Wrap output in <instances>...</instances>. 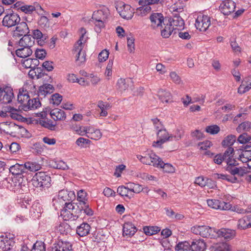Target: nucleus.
Wrapping results in <instances>:
<instances>
[{
	"mask_svg": "<svg viewBox=\"0 0 251 251\" xmlns=\"http://www.w3.org/2000/svg\"><path fill=\"white\" fill-rule=\"evenodd\" d=\"M191 231L203 238H217L216 229L206 226H196L191 227Z\"/></svg>",
	"mask_w": 251,
	"mask_h": 251,
	"instance_id": "nucleus-1",
	"label": "nucleus"
},
{
	"mask_svg": "<svg viewBox=\"0 0 251 251\" xmlns=\"http://www.w3.org/2000/svg\"><path fill=\"white\" fill-rule=\"evenodd\" d=\"M50 177L43 172L36 173L31 179L33 185L37 188H48L50 185Z\"/></svg>",
	"mask_w": 251,
	"mask_h": 251,
	"instance_id": "nucleus-2",
	"label": "nucleus"
},
{
	"mask_svg": "<svg viewBox=\"0 0 251 251\" xmlns=\"http://www.w3.org/2000/svg\"><path fill=\"white\" fill-rule=\"evenodd\" d=\"M210 25V18L207 15L200 14L196 19L195 27L201 31H206Z\"/></svg>",
	"mask_w": 251,
	"mask_h": 251,
	"instance_id": "nucleus-3",
	"label": "nucleus"
},
{
	"mask_svg": "<svg viewBox=\"0 0 251 251\" xmlns=\"http://www.w3.org/2000/svg\"><path fill=\"white\" fill-rule=\"evenodd\" d=\"M116 8L117 12L123 18L129 20L132 18L134 10L129 5L120 2L116 5Z\"/></svg>",
	"mask_w": 251,
	"mask_h": 251,
	"instance_id": "nucleus-4",
	"label": "nucleus"
},
{
	"mask_svg": "<svg viewBox=\"0 0 251 251\" xmlns=\"http://www.w3.org/2000/svg\"><path fill=\"white\" fill-rule=\"evenodd\" d=\"M158 140L154 142L153 146L159 147L168 141H173V135H169L168 132L165 129H159L157 132Z\"/></svg>",
	"mask_w": 251,
	"mask_h": 251,
	"instance_id": "nucleus-5",
	"label": "nucleus"
},
{
	"mask_svg": "<svg viewBox=\"0 0 251 251\" xmlns=\"http://www.w3.org/2000/svg\"><path fill=\"white\" fill-rule=\"evenodd\" d=\"M207 203L209 207L215 209L226 210L232 208L231 205L229 202L216 199L207 200Z\"/></svg>",
	"mask_w": 251,
	"mask_h": 251,
	"instance_id": "nucleus-6",
	"label": "nucleus"
},
{
	"mask_svg": "<svg viewBox=\"0 0 251 251\" xmlns=\"http://www.w3.org/2000/svg\"><path fill=\"white\" fill-rule=\"evenodd\" d=\"M20 17L17 13H12L5 15L2 20L3 25L11 27L17 25L20 21Z\"/></svg>",
	"mask_w": 251,
	"mask_h": 251,
	"instance_id": "nucleus-7",
	"label": "nucleus"
},
{
	"mask_svg": "<svg viewBox=\"0 0 251 251\" xmlns=\"http://www.w3.org/2000/svg\"><path fill=\"white\" fill-rule=\"evenodd\" d=\"M0 249L2 251H15V242L7 236L0 237Z\"/></svg>",
	"mask_w": 251,
	"mask_h": 251,
	"instance_id": "nucleus-8",
	"label": "nucleus"
},
{
	"mask_svg": "<svg viewBox=\"0 0 251 251\" xmlns=\"http://www.w3.org/2000/svg\"><path fill=\"white\" fill-rule=\"evenodd\" d=\"M169 24L173 27L175 30H180L184 28V21L179 15V14L174 13V16L169 20Z\"/></svg>",
	"mask_w": 251,
	"mask_h": 251,
	"instance_id": "nucleus-9",
	"label": "nucleus"
},
{
	"mask_svg": "<svg viewBox=\"0 0 251 251\" xmlns=\"http://www.w3.org/2000/svg\"><path fill=\"white\" fill-rule=\"evenodd\" d=\"M1 94V102L4 103H10L14 97L13 89L8 86L2 87Z\"/></svg>",
	"mask_w": 251,
	"mask_h": 251,
	"instance_id": "nucleus-10",
	"label": "nucleus"
},
{
	"mask_svg": "<svg viewBox=\"0 0 251 251\" xmlns=\"http://www.w3.org/2000/svg\"><path fill=\"white\" fill-rule=\"evenodd\" d=\"M235 7V2L231 0L223 1L219 7L221 12L225 15H228L234 12Z\"/></svg>",
	"mask_w": 251,
	"mask_h": 251,
	"instance_id": "nucleus-11",
	"label": "nucleus"
},
{
	"mask_svg": "<svg viewBox=\"0 0 251 251\" xmlns=\"http://www.w3.org/2000/svg\"><path fill=\"white\" fill-rule=\"evenodd\" d=\"M151 26L153 28H162V24L164 21V17L162 14L155 13L150 16Z\"/></svg>",
	"mask_w": 251,
	"mask_h": 251,
	"instance_id": "nucleus-12",
	"label": "nucleus"
},
{
	"mask_svg": "<svg viewBox=\"0 0 251 251\" xmlns=\"http://www.w3.org/2000/svg\"><path fill=\"white\" fill-rule=\"evenodd\" d=\"M29 32V30L27 24L24 22H19L17 24L16 29L13 31V36L20 37L27 34Z\"/></svg>",
	"mask_w": 251,
	"mask_h": 251,
	"instance_id": "nucleus-13",
	"label": "nucleus"
},
{
	"mask_svg": "<svg viewBox=\"0 0 251 251\" xmlns=\"http://www.w3.org/2000/svg\"><path fill=\"white\" fill-rule=\"evenodd\" d=\"M73 203L72 202H68L61 211V216L65 221H74L73 215Z\"/></svg>",
	"mask_w": 251,
	"mask_h": 251,
	"instance_id": "nucleus-14",
	"label": "nucleus"
},
{
	"mask_svg": "<svg viewBox=\"0 0 251 251\" xmlns=\"http://www.w3.org/2000/svg\"><path fill=\"white\" fill-rule=\"evenodd\" d=\"M109 14V10L104 8L94 12L92 19V20L106 22Z\"/></svg>",
	"mask_w": 251,
	"mask_h": 251,
	"instance_id": "nucleus-15",
	"label": "nucleus"
},
{
	"mask_svg": "<svg viewBox=\"0 0 251 251\" xmlns=\"http://www.w3.org/2000/svg\"><path fill=\"white\" fill-rule=\"evenodd\" d=\"M216 233L217 238L224 237L226 240H230L235 237L236 231L230 229L221 228L220 229H216Z\"/></svg>",
	"mask_w": 251,
	"mask_h": 251,
	"instance_id": "nucleus-16",
	"label": "nucleus"
},
{
	"mask_svg": "<svg viewBox=\"0 0 251 251\" xmlns=\"http://www.w3.org/2000/svg\"><path fill=\"white\" fill-rule=\"evenodd\" d=\"M136 227L132 223L126 222L123 226V234L124 236L131 237L137 231Z\"/></svg>",
	"mask_w": 251,
	"mask_h": 251,
	"instance_id": "nucleus-17",
	"label": "nucleus"
},
{
	"mask_svg": "<svg viewBox=\"0 0 251 251\" xmlns=\"http://www.w3.org/2000/svg\"><path fill=\"white\" fill-rule=\"evenodd\" d=\"M57 196L59 197V199L66 202H70V201H72L75 197L74 191H68L65 189L59 191Z\"/></svg>",
	"mask_w": 251,
	"mask_h": 251,
	"instance_id": "nucleus-18",
	"label": "nucleus"
},
{
	"mask_svg": "<svg viewBox=\"0 0 251 251\" xmlns=\"http://www.w3.org/2000/svg\"><path fill=\"white\" fill-rule=\"evenodd\" d=\"M85 136L92 140H98L101 138L102 134L100 129L92 126H88Z\"/></svg>",
	"mask_w": 251,
	"mask_h": 251,
	"instance_id": "nucleus-19",
	"label": "nucleus"
},
{
	"mask_svg": "<svg viewBox=\"0 0 251 251\" xmlns=\"http://www.w3.org/2000/svg\"><path fill=\"white\" fill-rule=\"evenodd\" d=\"M206 245L202 239L194 240L190 244V250L192 251H205Z\"/></svg>",
	"mask_w": 251,
	"mask_h": 251,
	"instance_id": "nucleus-20",
	"label": "nucleus"
},
{
	"mask_svg": "<svg viewBox=\"0 0 251 251\" xmlns=\"http://www.w3.org/2000/svg\"><path fill=\"white\" fill-rule=\"evenodd\" d=\"M9 170L10 172L15 176L22 175L23 176V174L26 173L24 164L17 163L10 167Z\"/></svg>",
	"mask_w": 251,
	"mask_h": 251,
	"instance_id": "nucleus-21",
	"label": "nucleus"
},
{
	"mask_svg": "<svg viewBox=\"0 0 251 251\" xmlns=\"http://www.w3.org/2000/svg\"><path fill=\"white\" fill-rule=\"evenodd\" d=\"M52 251H72V244L67 241H59Z\"/></svg>",
	"mask_w": 251,
	"mask_h": 251,
	"instance_id": "nucleus-22",
	"label": "nucleus"
},
{
	"mask_svg": "<svg viewBox=\"0 0 251 251\" xmlns=\"http://www.w3.org/2000/svg\"><path fill=\"white\" fill-rule=\"evenodd\" d=\"M226 171L234 176L235 175L243 176L247 173L246 169L236 166L226 167Z\"/></svg>",
	"mask_w": 251,
	"mask_h": 251,
	"instance_id": "nucleus-23",
	"label": "nucleus"
},
{
	"mask_svg": "<svg viewBox=\"0 0 251 251\" xmlns=\"http://www.w3.org/2000/svg\"><path fill=\"white\" fill-rule=\"evenodd\" d=\"M53 91L54 88L52 85L45 84L39 87L38 96L45 98L47 95L53 93Z\"/></svg>",
	"mask_w": 251,
	"mask_h": 251,
	"instance_id": "nucleus-24",
	"label": "nucleus"
},
{
	"mask_svg": "<svg viewBox=\"0 0 251 251\" xmlns=\"http://www.w3.org/2000/svg\"><path fill=\"white\" fill-rule=\"evenodd\" d=\"M19 45L24 48H31L34 43V38L30 35H25L19 41Z\"/></svg>",
	"mask_w": 251,
	"mask_h": 251,
	"instance_id": "nucleus-25",
	"label": "nucleus"
},
{
	"mask_svg": "<svg viewBox=\"0 0 251 251\" xmlns=\"http://www.w3.org/2000/svg\"><path fill=\"white\" fill-rule=\"evenodd\" d=\"M88 126H81L79 125L73 124L72 122L70 125V129L75 133L80 136H85L87 134Z\"/></svg>",
	"mask_w": 251,
	"mask_h": 251,
	"instance_id": "nucleus-26",
	"label": "nucleus"
},
{
	"mask_svg": "<svg viewBox=\"0 0 251 251\" xmlns=\"http://www.w3.org/2000/svg\"><path fill=\"white\" fill-rule=\"evenodd\" d=\"M50 115L55 121H64L66 118L65 112L63 110L58 108L52 110L50 112Z\"/></svg>",
	"mask_w": 251,
	"mask_h": 251,
	"instance_id": "nucleus-27",
	"label": "nucleus"
},
{
	"mask_svg": "<svg viewBox=\"0 0 251 251\" xmlns=\"http://www.w3.org/2000/svg\"><path fill=\"white\" fill-rule=\"evenodd\" d=\"M22 64L25 68L35 69L39 65V61L37 58H28L23 60Z\"/></svg>",
	"mask_w": 251,
	"mask_h": 251,
	"instance_id": "nucleus-28",
	"label": "nucleus"
},
{
	"mask_svg": "<svg viewBox=\"0 0 251 251\" xmlns=\"http://www.w3.org/2000/svg\"><path fill=\"white\" fill-rule=\"evenodd\" d=\"M90 228L91 227L88 224L83 223L79 226L77 227L76 233L79 236L83 237L89 233Z\"/></svg>",
	"mask_w": 251,
	"mask_h": 251,
	"instance_id": "nucleus-29",
	"label": "nucleus"
},
{
	"mask_svg": "<svg viewBox=\"0 0 251 251\" xmlns=\"http://www.w3.org/2000/svg\"><path fill=\"white\" fill-rule=\"evenodd\" d=\"M245 84L242 81L238 89V93L240 94H244L251 89V76L247 77L245 80Z\"/></svg>",
	"mask_w": 251,
	"mask_h": 251,
	"instance_id": "nucleus-30",
	"label": "nucleus"
},
{
	"mask_svg": "<svg viewBox=\"0 0 251 251\" xmlns=\"http://www.w3.org/2000/svg\"><path fill=\"white\" fill-rule=\"evenodd\" d=\"M50 165L56 169L65 170L69 169L66 163L61 160H52L50 162Z\"/></svg>",
	"mask_w": 251,
	"mask_h": 251,
	"instance_id": "nucleus-31",
	"label": "nucleus"
},
{
	"mask_svg": "<svg viewBox=\"0 0 251 251\" xmlns=\"http://www.w3.org/2000/svg\"><path fill=\"white\" fill-rule=\"evenodd\" d=\"M98 107L100 109V115L102 117H106L108 115L107 110L111 108V106L107 102H104L102 100H99L98 102Z\"/></svg>",
	"mask_w": 251,
	"mask_h": 251,
	"instance_id": "nucleus-32",
	"label": "nucleus"
},
{
	"mask_svg": "<svg viewBox=\"0 0 251 251\" xmlns=\"http://www.w3.org/2000/svg\"><path fill=\"white\" fill-rule=\"evenodd\" d=\"M41 106V102L38 98H34L28 100L26 105L25 106V110L35 109Z\"/></svg>",
	"mask_w": 251,
	"mask_h": 251,
	"instance_id": "nucleus-33",
	"label": "nucleus"
},
{
	"mask_svg": "<svg viewBox=\"0 0 251 251\" xmlns=\"http://www.w3.org/2000/svg\"><path fill=\"white\" fill-rule=\"evenodd\" d=\"M211 251H230V246L224 242L214 244L211 247Z\"/></svg>",
	"mask_w": 251,
	"mask_h": 251,
	"instance_id": "nucleus-34",
	"label": "nucleus"
},
{
	"mask_svg": "<svg viewBox=\"0 0 251 251\" xmlns=\"http://www.w3.org/2000/svg\"><path fill=\"white\" fill-rule=\"evenodd\" d=\"M150 160L149 165H152L154 167L160 168L163 164L161 158L153 152L150 153Z\"/></svg>",
	"mask_w": 251,
	"mask_h": 251,
	"instance_id": "nucleus-35",
	"label": "nucleus"
},
{
	"mask_svg": "<svg viewBox=\"0 0 251 251\" xmlns=\"http://www.w3.org/2000/svg\"><path fill=\"white\" fill-rule=\"evenodd\" d=\"M117 192L121 197L126 198L128 199H130L131 198H133L134 196L133 194L131 193H129L127 186L126 187L123 185L118 187L117 188Z\"/></svg>",
	"mask_w": 251,
	"mask_h": 251,
	"instance_id": "nucleus-36",
	"label": "nucleus"
},
{
	"mask_svg": "<svg viewBox=\"0 0 251 251\" xmlns=\"http://www.w3.org/2000/svg\"><path fill=\"white\" fill-rule=\"evenodd\" d=\"M73 206V215L74 216V221L78 218L82 214L83 211V207L82 204L78 202H72Z\"/></svg>",
	"mask_w": 251,
	"mask_h": 251,
	"instance_id": "nucleus-37",
	"label": "nucleus"
},
{
	"mask_svg": "<svg viewBox=\"0 0 251 251\" xmlns=\"http://www.w3.org/2000/svg\"><path fill=\"white\" fill-rule=\"evenodd\" d=\"M32 53V50L30 48H24L16 50V55L21 58H26Z\"/></svg>",
	"mask_w": 251,
	"mask_h": 251,
	"instance_id": "nucleus-38",
	"label": "nucleus"
},
{
	"mask_svg": "<svg viewBox=\"0 0 251 251\" xmlns=\"http://www.w3.org/2000/svg\"><path fill=\"white\" fill-rule=\"evenodd\" d=\"M248 215L240 219L237 225V228L239 229H246L251 227L250 226Z\"/></svg>",
	"mask_w": 251,
	"mask_h": 251,
	"instance_id": "nucleus-39",
	"label": "nucleus"
},
{
	"mask_svg": "<svg viewBox=\"0 0 251 251\" xmlns=\"http://www.w3.org/2000/svg\"><path fill=\"white\" fill-rule=\"evenodd\" d=\"M25 171L36 172L41 169V165L36 162H27L24 164Z\"/></svg>",
	"mask_w": 251,
	"mask_h": 251,
	"instance_id": "nucleus-40",
	"label": "nucleus"
},
{
	"mask_svg": "<svg viewBox=\"0 0 251 251\" xmlns=\"http://www.w3.org/2000/svg\"><path fill=\"white\" fill-rule=\"evenodd\" d=\"M158 96L159 99L162 102L168 103L171 101L172 99V95L171 93L164 90H160L158 91Z\"/></svg>",
	"mask_w": 251,
	"mask_h": 251,
	"instance_id": "nucleus-41",
	"label": "nucleus"
},
{
	"mask_svg": "<svg viewBox=\"0 0 251 251\" xmlns=\"http://www.w3.org/2000/svg\"><path fill=\"white\" fill-rule=\"evenodd\" d=\"M39 123L42 126L48 128L51 130L55 129L56 124L52 122L51 120L46 119H40L39 121Z\"/></svg>",
	"mask_w": 251,
	"mask_h": 251,
	"instance_id": "nucleus-42",
	"label": "nucleus"
},
{
	"mask_svg": "<svg viewBox=\"0 0 251 251\" xmlns=\"http://www.w3.org/2000/svg\"><path fill=\"white\" fill-rule=\"evenodd\" d=\"M238 159L243 163H248L251 160V150L242 151L239 154Z\"/></svg>",
	"mask_w": 251,
	"mask_h": 251,
	"instance_id": "nucleus-43",
	"label": "nucleus"
},
{
	"mask_svg": "<svg viewBox=\"0 0 251 251\" xmlns=\"http://www.w3.org/2000/svg\"><path fill=\"white\" fill-rule=\"evenodd\" d=\"M238 141L240 144H248L247 147L248 148L251 147V136H250L246 133H244L241 134L238 138Z\"/></svg>",
	"mask_w": 251,
	"mask_h": 251,
	"instance_id": "nucleus-44",
	"label": "nucleus"
},
{
	"mask_svg": "<svg viewBox=\"0 0 251 251\" xmlns=\"http://www.w3.org/2000/svg\"><path fill=\"white\" fill-rule=\"evenodd\" d=\"M236 140V137L233 135L226 136L222 141V144L224 147H232Z\"/></svg>",
	"mask_w": 251,
	"mask_h": 251,
	"instance_id": "nucleus-45",
	"label": "nucleus"
},
{
	"mask_svg": "<svg viewBox=\"0 0 251 251\" xmlns=\"http://www.w3.org/2000/svg\"><path fill=\"white\" fill-rule=\"evenodd\" d=\"M140 7L137 8V13L139 15L144 16L151 10V7L149 4H139Z\"/></svg>",
	"mask_w": 251,
	"mask_h": 251,
	"instance_id": "nucleus-46",
	"label": "nucleus"
},
{
	"mask_svg": "<svg viewBox=\"0 0 251 251\" xmlns=\"http://www.w3.org/2000/svg\"><path fill=\"white\" fill-rule=\"evenodd\" d=\"M159 227L156 226H149L143 227L144 233L147 235L155 234L160 231Z\"/></svg>",
	"mask_w": 251,
	"mask_h": 251,
	"instance_id": "nucleus-47",
	"label": "nucleus"
},
{
	"mask_svg": "<svg viewBox=\"0 0 251 251\" xmlns=\"http://www.w3.org/2000/svg\"><path fill=\"white\" fill-rule=\"evenodd\" d=\"M127 187L129 193H139L143 190L142 186L138 184L129 183H128Z\"/></svg>",
	"mask_w": 251,
	"mask_h": 251,
	"instance_id": "nucleus-48",
	"label": "nucleus"
},
{
	"mask_svg": "<svg viewBox=\"0 0 251 251\" xmlns=\"http://www.w3.org/2000/svg\"><path fill=\"white\" fill-rule=\"evenodd\" d=\"M190 244L186 241L179 242L175 247V251H189Z\"/></svg>",
	"mask_w": 251,
	"mask_h": 251,
	"instance_id": "nucleus-49",
	"label": "nucleus"
},
{
	"mask_svg": "<svg viewBox=\"0 0 251 251\" xmlns=\"http://www.w3.org/2000/svg\"><path fill=\"white\" fill-rule=\"evenodd\" d=\"M10 109L8 111V116H10L13 119L17 120H21L22 116L19 113V111L18 109L10 106Z\"/></svg>",
	"mask_w": 251,
	"mask_h": 251,
	"instance_id": "nucleus-50",
	"label": "nucleus"
},
{
	"mask_svg": "<svg viewBox=\"0 0 251 251\" xmlns=\"http://www.w3.org/2000/svg\"><path fill=\"white\" fill-rule=\"evenodd\" d=\"M77 201L78 203L82 205L87 203V193L83 190H80L77 192Z\"/></svg>",
	"mask_w": 251,
	"mask_h": 251,
	"instance_id": "nucleus-51",
	"label": "nucleus"
},
{
	"mask_svg": "<svg viewBox=\"0 0 251 251\" xmlns=\"http://www.w3.org/2000/svg\"><path fill=\"white\" fill-rule=\"evenodd\" d=\"M161 30V34L163 38H168L174 30L173 27L171 26L169 24H167L164 28Z\"/></svg>",
	"mask_w": 251,
	"mask_h": 251,
	"instance_id": "nucleus-52",
	"label": "nucleus"
},
{
	"mask_svg": "<svg viewBox=\"0 0 251 251\" xmlns=\"http://www.w3.org/2000/svg\"><path fill=\"white\" fill-rule=\"evenodd\" d=\"M68 202L63 201L61 199H59L57 196L54 197L52 201L53 206L56 210L60 209L63 206H65Z\"/></svg>",
	"mask_w": 251,
	"mask_h": 251,
	"instance_id": "nucleus-53",
	"label": "nucleus"
},
{
	"mask_svg": "<svg viewBox=\"0 0 251 251\" xmlns=\"http://www.w3.org/2000/svg\"><path fill=\"white\" fill-rule=\"evenodd\" d=\"M93 24L94 25V30L97 33H100L102 28L105 27V24L106 22H102L100 21L92 20Z\"/></svg>",
	"mask_w": 251,
	"mask_h": 251,
	"instance_id": "nucleus-54",
	"label": "nucleus"
},
{
	"mask_svg": "<svg viewBox=\"0 0 251 251\" xmlns=\"http://www.w3.org/2000/svg\"><path fill=\"white\" fill-rule=\"evenodd\" d=\"M127 81L126 79L122 78L118 79L117 86L120 91H125L128 88V85L127 84Z\"/></svg>",
	"mask_w": 251,
	"mask_h": 251,
	"instance_id": "nucleus-55",
	"label": "nucleus"
},
{
	"mask_svg": "<svg viewBox=\"0 0 251 251\" xmlns=\"http://www.w3.org/2000/svg\"><path fill=\"white\" fill-rule=\"evenodd\" d=\"M76 63L78 65H81L85 61V53L84 51L81 50L76 52Z\"/></svg>",
	"mask_w": 251,
	"mask_h": 251,
	"instance_id": "nucleus-56",
	"label": "nucleus"
},
{
	"mask_svg": "<svg viewBox=\"0 0 251 251\" xmlns=\"http://www.w3.org/2000/svg\"><path fill=\"white\" fill-rule=\"evenodd\" d=\"M62 100V97L58 93H55L51 96L50 102L53 105H58Z\"/></svg>",
	"mask_w": 251,
	"mask_h": 251,
	"instance_id": "nucleus-57",
	"label": "nucleus"
},
{
	"mask_svg": "<svg viewBox=\"0 0 251 251\" xmlns=\"http://www.w3.org/2000/svg\"><path fill=\"white\" fill-rule=\"evenodd\" d=\"M79 32L80 34V39L77 42L76 44L83 46V43L86 42L87 38V37L85 36V34L87 33V31L85 28L81 27L79 29Z\"/></svg>",
	"mask_w": 251,
	"mask_h": 251,
	"instance_id": "nucleus-58",
	"label": "nucleus"
},
{
	"mask_svg": "<svg viewBox=\"0 0 251 251\" xmlns=\"http://www.w3.org/2000/svg\"><path fill=\"white\" fill-rule=\"evenodd\" d=\"M20 9L25 14H31L33 11H36V7L35 5H24L20 7Z\"/></svg>",
	"mask_w": 251,
	"mask_h": 251,
	"instance_id": "nucleus-59",
	"label": "nucleus"
},
{
	"mask_svg": "<svg viewBox=\"0 0 251 251\" xmlns=\"http://www.w3.org/2000/svg\"><path fill=\"white\" fill-rule=\"evenodd\" d=\"M251 127V123L249 122H244L240 124L236 128V130L238 132H241L243 131H248Z\"/></svg>",
	"mask_w": 251,
	"mask_h": 251,
	"instance_id": "nucleus-60",
	"label": "nucleus"
},
{
	"mask_svg": "<svg viewBox=\"0 0 251 251\" xmlns=\"http://www.w3.org/2000/svg\"><path fill=\"white\" fill-rule=\"evenodd\" d=\"M30 251H46L45 244L42 242H36Z\"/></svg>",
	"mask_w": 251,
	"mask_h": 251,
	"instance_id": "nucleus-61",
	"label": "nucleus"
},
{
	"mask_svg": "<svg viewBox=\"0 0 251 251\" xmlns=\"http://www.w3.org/2000/svg\"><path fill=\"white\" fill-rule=\"evenodd\" d=\"M205 131L211 134H216L220 131V127L217 125L209 126L206 127Z\"/></svg>",
	"mask_w": 251,
	"mask_h": 251,
	"instance_id": "nucleus-62",
	"label": "nucleus"
},
{
	"mask_svg": "<svg viewBox=\"0 0 251 251\" xmlns=\"http://www.w3.org/2000/svg\"><path fill=\"white\" fill-rule=\"evenodd\" d=\"M160 168H162L163 171L166 173H172L175 172V168L172 165L169 163H164L163 161V164Z\"/></svg>",
	"mask_w": 251,
	"mask_h": 251,
	"instance_id": "nucleus-63",
	"label": "nucleus"
},
{
	"mask_svg": "<svg viewBox=\"0 0 251 251\" xmlns=\"http://www.w3.org/2000/svg\"><path fill=\"white\" fill-rule=\"evenodd\" d=\"M234 153V149L232 147H227L226 150L225 151L222 156L225 160H227L229 158L232 157Z\"/></svg>",
	"mask_w": 251,
	"mask_h": 251,
	"instance_id": "nucleus-64",
	"label": "nucleus"
}]
</instances>
